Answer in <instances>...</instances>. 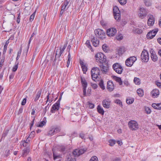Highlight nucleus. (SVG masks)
Wrapping results in <instances>:
<instances>
[{"label":"nucleus","mask_w":161,"mask_h":161,"mask_svg":"<svg viewBox=\"0 0 161 161\" xmlns=\"http://www.w3.org/2000/svg\"><path fill=\"white\" fill-rule=\"evenodd\" d=\"M101 64L100 65V69L103 73L106 74L108 69V67L107 65L106 66L104 65L103 64Z\"/></svg>","instance_id":"aec40b11"},{"label":"nucleus","mask_w":161,"mask_h":161,"mask_svg":"<svg viewBox=\"0 0 161 161\" xmlns=\"http://www.w3.org/2000/svg\"><path fill=\"white\" fill-rule=\"evenodd\" d=\"M14 75H15L14 73V72L12 73L10 75L9 77V80H10L11 79H13L14 78Z\"/></svg>","instance_id":"338daca9"},{"label":"nucleus","mask_w":161,"mask_h":161,"mask_svg":"<svg viewBox=\"0 0 161 161\" xmlns=\"http://www.w3.org/2000/svg\"><path fill=\"white\" fill-rule=\"evenodd\" d=\"M100 69L97 67H93L91 70V74L92 78L93 80L96 81V80L97 79L98 75H100Z\"/></svg>","instance_id":"f03ea898"},{"label":"nucleus","mask_w":161,"mask_h":161,"mask_svg":"<svg viewBox=\"0 0 161 161\" xmlns=\"http://www.w3.org/2000/svg\"><path fill=\"white\" fill-rule=\"evenodd\" d=\"M134 101V98H130V99H126V102L128 104H132Z\"/></svg>","instance_id":"ea45409f"},{"label":"nucleus","mask_w":161,"mask_h":161,"mask_svg":"<svg viewBox=\"0 0 161 161\" xmlns=\"http://www.w3.org/2000/svg\"><path fill=\"white\" fill-rule=\"evenodd\" d=\"M128 125L130 129L132 130H136L139 128L137 123L135 120H131L128 123Z\"/></svg>","instance_id":"0eeeda50"},{"label":"nucleus","mask_w":161,"mask_h":161,"mask_svg":"<svg viewBox=\"0 0 161 161\" xmlns=\"http://www.w3.org/2000/svg\"><path fill=\"white\" fill-rule=\"evenodd\" d=\"M123 38V36L121 34L118 35L116 37V38L118 40H121Z\"/></svg>","instance_id":"052dcab7"},{"label":"nucleus","mask_w":161,"mask_h":161,"mask_svg":"<svg viewBox=\"0 0 161 161\" xmlns=\"http://www.w3.org/2000/svg\"><path fill=\"white\" fill-rule=\"evenodd\" d=\"M26 101H27V98L26 97L24 98L21 102V105H23V106L25 105L26 103Z\"/></svg>","instance_id":"0e129e2a"},{"label":"nucleus","mask_w":161,"mask_h":161,"mask_svg":"<svg viewBox=\"0 0 161 161\" xmlns=\"http://www.w3.org/2000/svg\"><path fill=\"white\" fill-rule=\"evenodd\" d=\"M53 132L54 134H56L57 133L59 132L60 131V129L59 128H53Z\"/></svg>","instance_id":"3c124183"},{"label":"nucleus","mask_w":161,"mask_h":161,"mask_svg":"<svg viewBox=\"0 0 161 161\" xmlns=\"http://www.w3.org/2000/svg\"><path fill=\"white\" fill-rule=\"evenodd\" d=\"M53 159L54 160L56 159L57 158H59L61 157L60 155H58V153L56 152H55L53 149Z\"/></svg>","instance_id":"cd10ccee"},{"label":"nucleus","mask_w":161,"mask_h":161,"mask_svg":"<svg viewBox=\"0 0 161 161\" xmlns=\"http://www.w3.org/2000/svg\"><path fill=\"white\" fill-rule=\"evenodd\" d=\"M118 1L122 5L125 4L127 2L126 0H118Z\"/></svg>","instance_id":"864d4df0"},{"label":"nucleus","mask_w":161,"mask_h":161,"mask_svg":"<svg viewBox=\"0 0 161 161\" xmlns=\"http://www.w3.org/2000/svg\"><path fill=\"white\" fill-rule=\"evenodd\" d=\"M69 3V1L67 0H65L61 5V9L62 10L65 11L69 8V6L68 5Z\"/></svg>","instance_id":"2eb2a0df"},{"label":"nucleus","mask_w":161,"mask_h":161,"mask_svg":"<svg viewBox=\"0 0 161 161\" xmlns=\"http://www.w3.org/2000/svg\"><path fill=\"white\" fill-rule=\"evenodd\" d=\"M92 42L93 46L95 47H97L99 43V41L93 37L92 39Z\"/></svg>","instance_id":"b1692460"},{"label":"nucleus","mask_w":161,"mask_h":161,"mask_svg":"<svg viewBox=\"0 0 161 161\" xmlns=\"http://www.w3.org/2000/svg\"><path fill=\"white\" fill-rule=\"evenodd\" d=\"M80 80L81 82L82 86L83 87V95L84 96H86V88L87 87V83L86 81V80L84 78L81 77Z\"/></svg>","instance_id":"9b49d317"},{"label":"nucleus","mask_w":161,"mask_h":161,"mask_svg":"<svg viewBox=\"0 0 161 161\" xmlns=\"http://www.w3.org/2000/svg\"><path fill=\"white\" fill-rule=\"evenodd\" d=\"M144 3L146 6L147 7L151 6L152 4L151 1L150 0H145Z\"/></svg>","instance_id":"f704fd0d"},{"label":"nucleus","mask_w":161,"mask_h":161,"mask_svg":"<svg viewBox=\"0 0 161 161\" xmlns=\"http://www.w3.org/2000/svg\"><path fill=\"white\" fill-rule=\"evenodd\" d=\"M79 154L78 152V149H76L74 150L72 153H69V154H73L74 155L75 158V157L76 156H79V155H78Z\"/></svg>","instance_id":"4c0bfd02"},{"label":"nucleus","mask_w":161,"mask_h":161,"mask_svg":"<svg viewBox=\"0 0 161 161\" xmlns=\"http://www.w3.org/2000/svg\"><path fill=\"white\" fill-rule=\"evenodd\" d=\"M136 31L138 34H140L142 33V31L141 29H136Z\"/></svg>","instance_id":"774afa93"},{"label":"nucleus","mask_w":161,"mask_h":161,"mask_svg":"<svg viewBox=\"0 0 161 161\" xmlns=\"http://www.w3.org/2000/svg\"><path fill=\"white\" fill-rule=\"evenodd\" d=\"M117 30L115 28H110L107 31V34L108 36L111 37L114 36L116 33Z\"/></svg>","instance_id":"4468645a"},{"label":"nucleus","mask_w":161,"mask_h":161,"mask_svg":"<svg viewBox=\"0 0 161 161\" xmlns=\"http://www.w3.org/2000/svg\"><path fill=\"white\" fill-rule=\"evenodd\" d=\"M151 93L153 97H157L159 95V91L158 90L155 89H153Z\"/></svg>","instance_id":"412c9836"},{"label":"nucleus","mask_w":161,"mask_h":161,"mask_svg":"<svg viewBox=\"0 0 161 161\" xmlns=\"http://www.w3.org/2000/svg\"><path fill=\"white\" fill-rule=\"evenodd\" d=\"M21 50L19 51L17 53V56L16 58V60H17L19 59V57L20 56L21 54Z\"/></svg>","instance_id":"680f3d73"},{"label":"nucleus","mask_w":161,"mask_h":161,"mask_svg":"<svg viewBox=\"0 0 161 161\" xmlns=\"http://www.w3.org/2000/svg\"><path fill=\"white\" fill-rule=\"evenodd\" d=\"M5 60V57H1L0 56V69H1L3 66V65Z\"/></svg>","instance_id":"c85d7f7f"},{"label":"nucleus","mask_w":161,"mask_h":161,"mask_svg":"<svg viewBox=\"0 0 161 161\" xmlns=\"http://www.w3.org/2000/svg\"><path fill=\"white\" fill-rule=\"evenodd\" d=\"M49 104H48L43 109V111L42 112V114L44 115L46 113L47 110H48L49 108V107H48Z\"/></svg>","instance_id":"a18cd8bd"},{"label":"nucleus","mask_w":161,"mask_h":161,"mask_svg":"<svg viewBox=\"0 0 161 161\" xmlns=\"http://www.w3.org/2000/svg\"><path fill=\"white\" fill-rule=\"evenodd\" d=\"M113 12L114 18L118 21L120 20V11L117 7H114L113 8Z\"/></svg>","instance_id":"423d86ee"},{"label":"nucleus","mask_w":161,"mask_h":161,"mask_svg":"<svg viewBox=\"0 0 161 161\" xmlns=\"http://www.w3.org/2000/svg\"><path fill=\"white\" fill-rule=\"evenodd\" d=\"M42 91L41 90L39 91L36 94V97L34 99V101L36 102L37 100H38L39 98L40 97Z\"/></svg>","instance_id":"473e14b6"},{"label":"nucleus","mask_w":161,"mask_h":161,"mask_svg":"<svg viewBox=\"0 0 161 161\" xmlns=\"http://www.w3.org/2000/svg\"><path fill=\"white\" fill-rule=\"evenodd\" d=\"M80 64L83 73L84 74L86 73L87 70V67L86 64L81 60H80Z\"/></svg>","instance_id":"a211bd4d"},{"label":"nucleus","mask_w":161,"mask_h":161,"mask_svg":"<svg viewBox=\"0 0 161 161\" xmlns=\"http://www.w3.org/2000/svg\"><path fill=\"white\" fill-rule=\"evenodd\" d=\"M141 58L143 62H147L149 59V55L148 52L146 50L144 49L142 52Z\"/></svg>","instance_id":"20e7f679"},{"label":"nucleus","mask_w":161,"mask_h":161,"mask_svg":"<svg viewBox=\"0 0 161 161\" xmlns=\"http://www.w3.org/2000/svg\"><path fill=\"white\" fill-rule=\"evenodd\" d=\"M136 60V57L134 56L130 57L126 60L125 65L128 67H131Z\"/></svg>","instance_id":"6e6552de"},{"label":"nucleus","mask_w":161,"mask_h":161,"mask_svg":"<svg viewBox=\"0 0 161 161\" xmlns=\"http://www.w3.org/2000/svg\"><path fill=\"white\" fill-rule=\"evenodd\" d=\"M20 145L21 147H29L30 144H28L26 143L25 140H22L20 142Z\"/></svg>","instance_id":"7c9ffc66"},{"label":"nucleus","mask_w":161,"mask_h":161,"mask_svg":"<svg viewBox=\"0 0 161 161\" xmlns=\"http://www.w3.org/2000/svg\"><path fill=\"white\" fill-rule=\"evenodd\" d=\"M114 86L112 82L110 81H108L107 82V89L108 91L111 92L114 89Z\"/></svg>","instance_id":"6ab92c4d"},{"label":"nucleus","mask_w":161,"mask_h":161,"mask_svg":"<svg viewBox=\"0 0 161 161\" xmlns=\"http://www.w3.org/2000/svg\"><path fill=\"white\" fill-rule=\"evenodd\" d=\"M35 12L32 14L30 17L29 20L30 21H32L33 20L35 17Z\"/></svg>","instance_id":"e2e57ef3"},{"label":"nucleus","mask_w":161,"mask_h":161,"mask_svg":"<svg viewBox=\"0 0 161 161\" xmlns=\"http://www.w3.org/2000/svg\"><path fill=\"white\" fill-rule=\"evenodd\" d=\"M150 52L151 53V57L152 61L153 62H156L157 61V56L153 50L152 49H151Z\"/></svg>","instance_id":"dca6fc26"},{"label":"nucleus","mask_w":161,"mask_h":161,"mask_svg":"<svg viewBox=\"0 0 161 161\" xmlns=\"http://www.w3.org/2000/svg\"><path fill=\"white\" fill-rule=\"evenodd\" d=\"M10 154V150H6L5 152L4 156L5 157H7L9 156Z\"/></svg>","instance_id":"8fccbe9b"},{"label":"nucleus","mask_w":161,"mask_h":161,"mask_svg":"<svg viewBox=\"0 0 161 161\" xmlns=\"http://www.w3.org/2000/svg\"><path fill=\"white\" fill-rule=\"evenodd\" d=\"M108 142L109 143V145L111 146H114L115 143V141L114 140H112V139L110 140Z\"/></svg>","instance_id":"49530a36"},{"label":"nucleus","mask_w":161,"mask_h":161,"mask_svg":"<svg viewBox=\"0 0 161 161\" xmlns=\"http://www.w3.org/2000/svg\"><path fill=\"white\" fill-rule=\"evenodd\" d=\"M58 50L56 51V55L55 56V57L54 59L53 60V65H55L57 64H58V62L61 61V59L60 58V57L61 56L62 54L63 53V52H62V51L60 50L59 53L58 54Z\"/></svg>","instance_id":"9d476101"},{"label":"nucleus","mask_w":161,"mask_h":161,"mask_svg":"<svg viewBox=\"0 0 161 161\" xmlns=\"http://www.w3.org/2000/svg\"><path fill=\"white\" fill-rule=\"evenodd\" d=\"M112 68L116 72L119 74H122L123 69L122 66L118 63H115L113 64Z\"/></svg>","instance_id":"7ed1b4c3"},{"label":"nucleus","mask_w":161,"mask_h":161,"mask_svg":"<svg viewBox=\"0 0 161 161\" xmlns=\"http://www.w3.org/2000/svg\"><path fill=\"white\" fill-rule=\"evenodd\" d=\"M115 103L118 104H119L120 105H121L122 107V103L121 101L119 99H116L115 101Z\"/></svg>","instance_id":"4d7b16f0"},{"label":"nucleus","mask_w":161,"mask_h":161,"mask_svg":"<svg viewBox=\"0 0 161 161\" xmlns=\"http://www.w3.org/2000/svg\"><path fill=\"white\" fill-rule=\"evenodd\" d=\"M9 131V130H4L2 135V138L0 140V141L2 140V139L3 138L4 139L5 137L7 136L8 134V131Z\"/></svg>","instance_id":"2f4dec72"},{"label":"nucleus","mask_w":161,"mask_h":161,"mask_svg":"<svg viewBox=\"0 0 161 161\" xmlns=\"http://www.w3.org/2000/svg\"><path fill=\"white\" fill-rule=\"evenodd\" d=\"M139 13L138 16L141 19H143L147 15V12L146 10L143 8H141L139 9Z\"/></svg>","instance_id":"f8f14e48"},{"label":"nucleus","mask_w":161,"mask_h":161,"mask_svg":"<svg viewBox=\"0 0 161 161\" xmlns=\"http://www.w3.org/2000/svg\"><path fill=\"white\" fill-rule=\"evenodd\" d=\"M95 33L97 36L101 39L103 40L105 38L106 34L102 30L97 29L95 31Z\"/></svg>","instance_id":"39448f33"},{"label":"nucleus","mask_w":161,"mask_h":161,"mask_svg":"<svg viewBox=\"0 0 161 161\" xmlns=\"http://www.w3.org/2000/svg\"><path fill=\"white\" fill-rule=\"evenodd\" d=\"M154 22V19L153 16L151 15L150 16L149 18L148 19L147 24L148 25L151 26L153 24Z\"/></svg>","instance_id":"4be33fe9"},{"label":"nucleus","mask_w":161,"mask_h":161,"mask_svg":"<svg viewBox=\"0 0 161 161\" xmlns=\"http://www.w3.org/2000/svg\"><path fill=\"white\" fill-rule=\"evenodd\" d=\"M114 79L117 82L119 83V85H121L122 84L123 82L120 77L114 76Z\"/></svg>","instance_id":"c756f323"},{"label":"nucleus","mask_w":161,"mask_h":161,"mask_svg":"<svg viewBox=\"0 0 161 161\" xmlns=\"http://www.w3.org/2000/svg\"><path fill=\"white\" fill-rule=\"evenodd\" d=\"M110 101L108 99H105L103 101V105L105 108H109L110 107Z\"/></svg>","instance_id":"f3484780"},{"label":"nucleus","mask_w":161,"mask_h":161,"mask_svg":"<svg viewBox=\"0 0 161 161\" xmlns=\"http://www.w3.org/2000/svg\"><path fill=\"white\" fill-rule=\"evenodd\" d=\"M7 44H5V45H4V47L3 54L5 53L6 50H7Z\"/></svg>","instance_id":"69168bd1"},{"label":"nucleus","mask_w":161,"mask_h":161,"mask_svg":"<svg viewBox=\"0 0 161 161\" xmlns=\"http://www.w3.org/2000/svg\"><path fill=\"white\" fill-rule=\"evenodd\" d=\"M90 161H98V158L96 156H93L91 158Z\"/></svg>","instance_id":"603ef678"},{"label":"nucleus","mask_w":161,"mask_h":161,"mask_svg":"<svg viewBox=\"0 0 161 161\" xmlns=\"http://www.w3.org/2000/svg\"><path fill=\"white\" fill-rule=\"evenodd\" d=\"M59 149L61 152H63L64 151H65V150L66 149V147H65L64 146H61L60 147Z\"/></svg>","instance_id":"bf43d9fd"},{"label":"nucleus","mask_w":161,"mask_h":161,"mask_svg":"<svg viewBox=\"0 0 161 161\" xmlns=\"http://www.w3.org/2000/svg\"><path fill=\"white\" fill-rule=\"evenodd\" d=\"M60 100L61 98H59L57 102L53 105L50 111V112L51 113H54L55 111L58 110L59 109Z\"/></svg>","instance_id":"1a4fd4ad"},{"label":"nucleus","mask_w":161,"mask_h":161,"mask_svg":"<svg viewBox=\"0 0 161 161\" xmlns=\"http://www.w3.org/2000/svg\"><path fill=\"white\" fill-rule=\"evenodd\" d=\"M99 85L100 86V87L103 90H104L105 88V86H104L103 84V80H101L100 82H99Z\"/></svg>","instance_id":"c9c22d12"},{"label":"nucleus","mask_w":161,"mask_h":161,"mask_svg":"<svg viewBox=\"0 0 161 161\" xmlns=\"http://www.w3.org/2000/svg\"><path fill=\"white\" fill-rule=\"evenodd\" d=\"M97 110L98 113L100 114L103 115L104 114V111L103 110V108H102L101 106L98 105L97 107Z\"/></svg>","instance_id":"bb28decb"},{"label":"nucleus","mask_w":161,"mask_h":161,"mask_svg":"<svg viewBox=\"0 0 161 161\" xmlns=\"http://www.w3.org/2000/svg\"><path fill=\"white\" fill-rule=\"evenodd\" d=\"M95 58L97 63L103 64L105 63L106 60V57L103 53H98L95 55Z\"/></svg>","instance_id":"f257e3e1"},{"label":"nucleus","mask_w":161,"mask_h":161,"mask_svg":"<svg viewBox=\"0 0 161 161\" xmlns=\"http://www.w3.org/2000/svg\"><path fill=\"white\" fill-rule=\"evenodd\" d=\"M50 95V93L48 92V95H47V101H46V103H47V102L48 101L49 103H51L53 100H52V98H50V97L49 96V95Z\"/></svg>","instance_id":"de8ad7c7"},{"label":"nucleus","mask_w":161,"mask_h":161,"mask_svg":"<svg viewBox=\"0 0 161 161\" xmlns=\"http://www.w3.org/2000/svg\"><path fill=\"white\" fill-rule=\"evenodd\" d=\"M65 161H76V159L73 154H68Z\"/></svg>","instance_id":"5701e85b"},{"label":"nucleus","mask_w":161,"mask_h":161,"mask_svg":"<svg viewBox=\"0 0 161 161\" xmlns=\"http://www.w3.org/2000/svg\"><path fill=\"white\" fill-rule=\"evenodd\" d=\"M70 53H69V54L68 56V60H67V65H66L67 67H69V65L70 64Z\"/></svg>","instance_id":"79ce46f5"},{"label":"nucleus","mask_w":161,"mask_h":161,"mask_svg":"<svg viewBox=\"0 0 161 161\" xmlns=\"http://www.w3.org/2000/svg\"><path fill=\"white\" fill-rule=\"evenodd\" d=\"M78 151L79 153L78 155H80L83 154L85 151V150L84 149H80V150L78 149Z\"/></svg>","instance_id":"5fc2aeb1"},{"label":"nucleus","mask_w":161,"mask_h":161,"mask_svg":"<svg viewBox=\"0 0 161 161\" xmlns=\"http://www.w3.org/2000/svg\"><path fill=\"white\" fill-rule=\"evenodd\" d=\"M137 93L139 96L142 97L144 95L143 91L142 89H139L137 90Z\"/></svg>","instance_id":"72a5a7b5"},{"label":"nucleus","mask_w":161,"mask_h":161,"mask_svg":"<svg viewBox=\"0 0 161 161\" xmlns=\"http://www.w3.org/2000/svg\"><path fill=\"white\" fill-rule=\"evenodd\" d=\"M46 122V121L45 120V121H42L40 122L39 124L37 126L38 127H42L43 125H45Z\"/></svg>","instance_id":"c03bdc74"},{"label":"nucleus","mask_w":161,"mask_h":161,"mask_svg":"<svg viewBox=\"0 0 161 161\" xmlns=\"http://www.w3.org/2000/svg\"><path fill=\"white\" fill-rule=\"evenodd\" d=\"M125 51L124 49L122 48H120L118 50V53L119 54H123Z\"/></svg>","instance_id":"6e6d98bb"},{"label":"nucleus","mask_w":161,"mask_h":161,"mask_svg":"<svg viewBox=\"0 0 161 161\" xmlns=\"http://www.w3.org/2000/svg\"><path fill=\"white\" fill-rule=\"evenodd\" d=\"M102 48L103 51L106 52H107L108 51V47L107 46V45L105 44H104L102 46Z\"/></svg>","instance_id":"a19ab883"},{"label":"nucleus","mask_w":161,"mask_h":161,"mask_svg":"<svg viewBox=\"0 0 161 161\" xmlns=\"http://www.w3.org/2000/svg\"><path fill=\"white\" fill-rule=\"evenodd\" d=\"M53 131V129L52 128L48 131V135L49 136H50L55 134Z\"/></svg>","instance_id":"09e8293b"},{"label":"nucleus","mask_w":161,"mask_h":161,"mask_svg":"<svg viewBox=\"0 0 161 161\" xmlns=\"http://www.w3.org/2000/svg\"><path fill=\"white\" fill-rule=\"evenodd\" d=\"M135 83L137 85H139L140 84V81L139 78L135 77L134 80Z\"/></svg>","instance_id":"58836bf2"},{"label":"nucleus","mask_w":161,"mask_h":161,"mask_svg":"<svg viewBox=\"0 0 161 161\" xmlns=\"http://www.w3.org/2000/svg\"><path fill=\"white\" fill-rule=\"evenodd\" d=\"M18 64H19L18 62L17 63V62L16 61L15 65L13 67V68H12V70L13 71L15 72L18 69Z\"/></svg>","instance_id":"e433bc0d"},{"label":"nucleus","mask_w":161,"mask_h":161,"mask_svg":"<svg viewBox=\"0 0 161 161\" xmlns=\"http://www.w3.org/2000/svg\"><path fill=\"white\" fill-rule=\"evenodd\" d=\"M158 30L157 29H156L154 30L150 31L148 33L147 35V37L148 39H152L155 36L156 33L158 32Z\"/></svg>","instance_id":"ddd939ff"},{"label":"nucleus","mask_w":161,"mask_h":161,"mask_svg":"<svg viewBox=\"0 0 161 161\" xmlns=\"http://www.w3.org/2000/svg\"><path fill=\"white\" fill-rule=\"evenodd\" d=\"M145 110L147 114H150L151 112V111L149 107H145Z\"/></svg>","instance_id":"37998d69"},{"label":"nucleus","mask_w":161,"mask_h":161,"mask_svg":"<svg viewBox=\"0 0 161 161\" xmlns=\"http://www.w3.org/2000/svg\"><path fill=\"white\" fill-rule=\"evenodd\" d=\"M29 151V147H27L26 148H25L23 150L22 156L23 157H26L28 154Z\"/></svg>","instance_id":"393cba45"},{"label":"nucleus","mask_w":161,"mask_h":161,"mask_svg":"<svg viewBox=\"0 0 161 161\" xmlns=\"http://www.w3.org/2000/svg\"><path fill=\"white\" fill-rule=\"evenodd\" d=\"M152 107L156 109H161V103H153Z\"/></svg>","instance_id":"a878e982"},{"label":"nucleus","mask_w":161,"mask_h":161,"mask_svg":"<svg viewBox=\"0 0 161 161\" xmlns=\"http://www.w3.org/2000/svg\"><path fill=\"white\" fill-rule=\"evenodd\" d=\"M86 46L89 48L91 49L92 47L90 45V41L89 40H87L86 42Z\"/></svg>","instance_id":"13d9d810"}]
</instances>
